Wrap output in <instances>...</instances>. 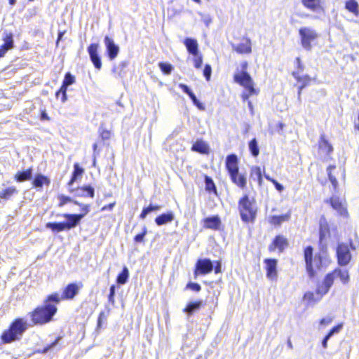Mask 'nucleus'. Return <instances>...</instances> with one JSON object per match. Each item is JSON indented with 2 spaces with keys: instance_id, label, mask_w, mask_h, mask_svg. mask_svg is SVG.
I'll return each instance as SVG.
<instances>
[{
  "instance_id": "5",
  "label": "nucleus",
  "mask_w": 359,
  "mask_h": 359,
  "mask_svg": "<svg viewBox=\"0 0 359 359\" xmlns=\"http://www.w3.org/2000/svg\"><path fill=\"white\" fill-rule=\"evenodd\" d=\"M313 249L311 246H307L304 250V259L306 269L309 276L312 278L316 276L314 266L320 269L323 266V258L320 254L316 255L313 259Z\"/></svg>"
},
{
  "instance_id": "37",
  "label": "nucleus",
  "mask_w": 359,
  "mask_h": 359,
  "mask_svg": "<svg viewBox=\"0 0 359 359\" xmlns=\"http://www.w3.org/2000/svg\"><path fill=\"white\" fill-rule=\"evenodd\" d=\"M293 76L297 79L298 81L302 82V84L299 87L298 90V100L301 101V93L302 90L310 81V78L308 76L302 78L296 74V73H293Z\"/></svg>"
},
{
  "instance_id": "20",
  "label": "nucleus",
  "mask_w": 359,
  "mask_h": 359,
  "mask_svg": "<svg viewBox=\"0 0 359 359\" xmlns=\"http://www.w3.org/2000/svg\"><path fill=\"white\" fill-rule=\"evenodd\" d=\"M330 233L328 224L325 219H320V229H319V244L322 249L325 246L323 244V240Z\"/></svg>"
},
{
  "instance_id": "10",
  "label": "nucleus",
  "mask_w": 359,
  "mask_h": 359,
  "mask_svg": "<svg viewBox=\"0 0 359 359\" xmlns=\"http://www.w3.org/2000/svg\"><path fill=\"white\" fill-rule=\"evenodd\" d=\"M214 268L213 264L210 259H199L196 264L194 276L205 275L212 271Z\"/></svg>"
},
{
  "instance_id": "61",
  "label": "nucleus",
  "mask_w": 359,
  "mask_h": 359,
  "mask_svg": "<svg viewBox=\"0 0 359 359\" xmlns=\"http://www.w3.org/2000/svg\"><path fill=\"white\" fill-rule=\"evenodd\" d=\"M8 50L9 49L8 48H6L4 46L1 45L0 46V57H4Z\"/></svg>"
},
{
  "instance_id": "36",
  "label": "nucleus",
  "mask_w": 359,
  "mask_h": 359,
  "mask_svg": "<svg viewBox=\"0 0 359 359\" xmlns=\"http://www.w3.org/2000/svg\"><path fill=\"white\" fill-rule=\"evenodd\" d=\"M290 215L285 214L279 216L273 215L269 218V222L274 225H280L283 222L287 221L290 219Z\"/></svg>"
},
{
  "instance_id": "54",
  "label": "nucleus",
  "mask_w": 359,
  "mask_h": 359,
  "mask_svg": "<svg viewBox=\"0 0 359 359\" xmlns=\"http://www.w3.org/2000/svg\"><path fill=\"white\" fill-rule=\"evenodd\" d=\"M342 327L343 325L341 324H339L333 327L327 334L330 335V337H332L334 334L339 332L340 330L342 329Z\"/></svg>"
},
{
  "instance_id": "27",
  "label": "nucleus",
  "mask_w": 359,
  "mask_h": 359,
  "mask_svg": "<svg viewBox=\"0 0 359 359\" xmlns=\"http://www.w3.org/2000/svg\"><path fill=\"white\" fill-rule=\"evenodd\" d=\"M32 168H29L25 171H19L15 175V180L18 182H22L30 180L32 178Z\"/></svg>"
},
{
  "instance_id": "13",
  "label": "nucleus",
  "mask_w": 359,
  "mask_h": 359,
  "mask_svg": "<svg viewBox=\"0 0 359 359\" xmlns=\"http://www.w3.org/2000/svg\"><path fill=\"white\" fill-rule=\"evenodd\" d=\"M264 263L266 264V277L274 280L277 279V264L278 261L276 259H265Z\"/></svg>"
},
{
  "instance_id": "44",
  "label": "nucleus",
  "mask_w": 359,
  "mask_h": 359,
  "mask_svg": "<svg viewBox=\"0 0 359 359\" xmlns=\"http://www.w3.org/2000/svg\"><path fill=\"white\" fill-rule=\"evenodd\" d=\"M4 44L5 47L8 48L9 50L13 48L14 41L13 34L11 33L6 34L4 38Z\"/></svg>"
},
{
  "instance_id": "50",
  "label": "nucleus",
  "mask_w": 359,
  "mask_h": 359,
  "mask_svg": "<svg viewBox=\"0 0 359 359\" xmlns=\"http://www.w3.org/2000/svg\"><path fill=\"white\" fill-rule=\"evenodd\" d=\"M115 294H116V286L114 285H112L110 286L109 294L108 295L109 302H110L111 304H114V302H115V299H114Z\"/></svg>"
},
{
  "instance_id": "24",
  "label": "nucleus",
  "mask_w": 359,
  "mask_h": 359,
  "mask_svg": "<svg viewBox=\"0 0 359 359\" xmlns=\"http://www.w3.org/2000/svg\"><path fill=\"white\" fill-rule=\"evenodd\" d=\"M209 146L203 140H197L192 145L191 150L202 154H207L209 153Z\"/></svg>"
},
{
  "instance_id": "38",
  "label": "nucleus",
  "mask_w": 359,
  "mask_h": 359,
  "mask_svg": "<svg viewBox=\"0 0 359 359\" xmlns=\"http://www.w3.org/2000/svg\"><path fill=\"white\" fill-rule=\"evenodd\" d=\"M345 8L355 15L358 14L359 5L355 0H348L346 2Z\"/></svg>"
},
{
  "instance_id": "21",
  "label": "nucleus",
  "mask_w": 359,
  "mask_h": 359,
  "mask_svg": "<svg viewBox=\"0 0 359 359\" xmlns=\"http://www.w3.org/2000/svg\"><path fill=\"white\" fill-rule=\"evenodd\" d=\"M184 45L189 54L194 56H197L198 55V45L196 39L187 38L184 40Z\"/></svg>"
},
{
  "instance_id": "1",
  "label": "nucleus",
  "mask_w": 359,
  "mask_h": 359,
  "mask_svg": "<svg viewBox=\"0 0 359 359\" xmlns=\"http://www.w3.org/2000/svg\"><path fill=\"white\" fill-rule=\"evenodd\" d=\"M60 302V297L57 293L48 296L43 305L37 306L28 313L32 323L34 325H44L50 322L57 311L54 304H58Z\"/></svg>"
},
{
  "instance_id": "11",
  "label": "nucleus",
  "mask_w": 359,
  "mask_h": 359,
  "mask_svg": "<svg viewBox=\"0 0 359 359\" xmlns=\"http://www.w3.org/2000/svg\"><path fill=\"white\" fill-rule=\"evenodd\" d=\"M75 77L70 73H66L62 86L60 90L56 92V97H59L60 95H62L61 100L65 102L67 100V88L75 83Z\"/></svg>"
},
{
  "instance_id": "47",
  "label": "nucleus",
  "mask_w": 359,
  "mask_h": 359,
  "mask_svg": "<svg viewBox=\"0 0 359 359\" xmlns=\"http://www.w3.org/2000/svg\"><path fill=\"white\" fill-rule=\"evenodd\" d=\"M262 176V170H261V168L259 167H255V168L252 169L251 177L254 180H257L258 179H261Z\"/></svg>"
},
{
  "instance_id": "52",
  "label": "nucleus",
  "mask_w": 359,
  "mask_h": 359,
  "mask_svg": "<svg viewBox=\"0 0 359 359\" xmlns=\"http://www.w3.org/2000/svg\"><path fill=\"white\" fill-rule=\"evenodd\" d=\"M187 288L194 290L195 292H199L201 290V285L197 283L190 282L187 285Z\"/></svg>"
},
{
  "instance_id": "58",
  "label": "nucleus",
  "mask_w": 359,
  "mask_h": 359,
  "mask_svg": "<svg viewBox=\"0 0 359 359\" xmlns=\"http://www.w3.org/2000/svg\"><path fill=\"white\" fill-rule=\"evenodd\" d=\"M104 318H106L104 313V312H101L100 313L98 319H97V327H100L102 326V320Z\"/></svg>"
},
{
  "instance_id": "39",
  "label": "nucleus",
  "mask_w": 359,
  "mask_h": 359,
  "mask_svg": "<svg viewBox=\"0 0 359 359\" xmlns=\"http://www.w3.org/2000/svg\"><path fill=\"white\" fill-rule=\"evenodd\" d=\"M330 203L333 209L337 210L341 215L346 213V210L344 208L338 198H331Z\"/></svg>"
},
{
  "instance_id": "23",
  "label": "nucleus",
  "mask_w": 359,
  "mask_h": 359,
  "mask_svg": "<svg viewBox=\"0 0 359 359\" xmlns=\"http://www.w3.org/2000/svg\"><path fill=\"white\" fill-rule=\"evenodd\" d=\"M174 218V213L172 211H170L157 216L155 219V222L158 226H162L163 224L170 223L173 221Z\"/></svg>"
},
{
  "instance_id": "15",
  "label": "nucleus",
  "mask_w": 359,
  "mask_h": 359,
  "mask_svg": "<svg viewBox=\"0 0 359 359\" xmlns=\"http://www.w3.org/2000/svg\"><path fill=\"white\" fill-rule=\"evenodd\" d=\"M238 163V161L236 154H231L226 156L225 164L230 176L239 171Z\"/></svg>"
},
{
  "instance_id": "42",
  "label": "nucleus",
  "mask_w": 359,
  "mask_h": 359,
  "mask_svg": "<svg viewBox=\"0 0 359 359\" xmlns=\"http://www.w3.org/2000/svg\"><path fill=\"white\" fill-rule=\"evenodd\" d=\"M128 65V61H122L121 62L118 66H114L112 72L118 74V76L122 77V73L124 69Z\"/></svg>"
},
{
  "instance_id": "34",
  "label": "nucleus",
  "mask_w": 359,
  "mask_h": 359,
  "mask_svg": "<svg viewBox=\"0 0 359 359\" xmlns=\"http://www.w3.org/2000/svg\"><path fill=\"white\" fill-rule=\"evenodd\" d=\"M46 227L48 229L52 230L53 232H60L67 230L65 222H48L46 224Z\"/></svg>"
},
{
  "instance_id": "53",
  "label": "nucleus",
  "mask_w": 359,
  "mask_h": 359,
  "mask_svg": "<svg viewBox=\"0 0 359 359\" xmlns=\"http://www.w3.org/2000/svg\"><path fill=\"white\" fill-rule=\"evenodd\" d=\"M194 67L196 69H200L203 64L202 56L199 54L197 56H194Z\"/></svg>"
},
{
  "instance_id": "25",
  "label": "nucleus",
  "mask_w": 359,
  "mask_h": 359,
  "mask_svg": "<svg viewBox=\"0 0 359 359\" xmlns=\"http://www.w3.org/2000/svg\"><path fill=\"white\" fill-rule=\"evenodd\" d=\"M75 196L79 197L89 196L93 198L95 196V190L90 185L84 186L75 190Z\"/></svg>"
},
{
  "instance_id": "46",
  "label": "nucleus",
  "mask_w": 359,
  "mask_h": 359,
  "mask_svg": "<svg viewBox=\"0 0 359 359\" xmlns=\"http://www.w3.org/2000/svg\"><path fill=\"white\" fill-rule=\"evenodd\" d=\"M147 233V228L144 226L142 228V231L140 233L137 234L135 238L134 241L137 243H140L144 241V237Z\"/></svg>"
},
{
  "instance_id": "17",
  "label": "nucleus",
  "mask_w": 359,
  "mask_h": 359,
  "mask_svg": "<svg viewBox=\"0 0 359 359\" xmlns=\"http://www.w3.org/2000/svg\"><path fill=\"white\" fill-rule=\"evenodd\" d=\"M62 216L67 219V221L64 222L67 230L75 228L83 219V215L78 214L65 213Z\"/></svg>"
},
{
  "instance_id": "49",
  "label": "nucleus",
  "mask_w": 359,
  "mask_h": 359,
  "mask_svg": "<svg viewBox=\"0 0 359 359\" xmlns=\"http://www.w3.org/2000/svg\"><path fill=\"white\" fill-rule=\"evenodd\" d=\"M61 339V337H58L53 342H52L49 345H47L46 346H45L43 348V349L42 350V353H48L50 350L54 348L57 345V344L59 343V341Z\"/></svg>"
},
{
  "instance_id": "18",
  "label": "nucleus",
  "mask_w": 359,
  "mask_h": 359,
  "mask_svg": "<svg viewBox=\"0 0 359 359\" xmlns=\"http://www.w3.org/2000/svg\"><path fill=\"white\" fill-rule=\"evenodd\" d=\"M288 245L287 240L283 236H276L271 244L269 246V251H274L276 248L280 252H283L284 249Z\"/></svg>"
},
{
  "instance_id": "14",
  "label": "nucleus",
  "mask_w": 359,
  "mask_h": 359,
  "mask_svg": "<svg viewBox=\"0 0 359 359\" xmlns=\"http://www.w3.org/2000/svg\"><path fill=\"white\" fill-rule=\"evenodd\" d=\"M83 287V284L79 283V285L72 283L68 284L65 288L61 299H72L79 293V289Z\"/></svg>"
},
{
  "instance_id": "33",
  "label": "nucleus",
  "mask_w": 359,
  "mask_h": 359,
  "mask_svg": "<svg viewBox=\"0 0 359 359\" xmlns=\"http://www.w3.org/2000/svg\"><path fill=\"white\" fill-rule=\"evenodd\" d=\"M162 206L159 205H153L150 203L149 206L144 208L142 210V212L140 215V218L141 219H144L146 217L152 212H156L161 209Z\"/></svg>"
},
{
  "instance_id": "45",
  "label": "nucleus",
  "mask_w": 359,
  "mask_h": 359,
  "mask_svg": "<svg viewBox=\"0 0 359 359\" xmlns=\"http://www.w3.org/2000/svg\"><path fill=\"white\" fill-rule=\"evenodd\" d=\"M334 168H335L334 165H330L327 168V175H328L329 180L332 183V186L334 187H336L337 184H338V182H337V180L336 179V177L334 175H332V170H333Z\"/></svg>"
},
{
  "instance_id": "40",
  "label": "nucleus",
  "mask_w": 359,
  "mask_h": 359,
  "mask_svg": "<svg viewBox=\"0 0 359 359\" xmlns=\"http://www.w3.org/2000/svg\"><path fill=\"white\" fill-rule=\"evenodd\" d=\"M249 150L252 156L257 157L259 154V148L256 138H253L249 142Z\"/></svg>"
},
{
  "instance_id": "59",
  "label": "nucleus",
  "mask_w": 359,
  "mask_h": 359,
  "mask_svg": "<svg viewBox=\"0 0 359 359\" xmlns=\"http://www.w3.org/2000/svg\"><path fill=\"white\" fill-rule=\"evenodd\" d=\"M330 335H327L326 334L325 336V337L323 338V341H322V346L324 348H327V342H328V340L330 339Z\"/></svg>"
},
{
  "instance_id": "63",
  "label": "nucleus",
  "mask_w": 359,
  "mask_h": 359,
  "mask_svg": "<svg viewBox=\"0 0 359 359\" xmlns=\"http://www.w3.org/2000/svg\"><path fill=\"white\" fill-rule=\"evenodd\" d=\"M221 264L219 262L217 263V264L215 266V267L213 268L215 273H219L221 272Z\"/></svg>"
},
{
  "instance_id": "55",
  "label": "nucleus",
  "mask_w": 359,
  "mask_h": 359,
  "mask_svg": "<svg viewBox=\"0 0 359 359\" xmlns=\"http://www.w3.org/2000/svg\"><path fill=\"white\" fill-rule=\"evenodd\" d=\"M179 87L182 90V91L188 95L189 96L193 93L191 90L189 88L188 86L184 83H180Z\"/></svg>"
},
{
  "instance_id": "3",
  "label": "nucleus",
  "mask_w": 359,
  "mask_h": 359,
  "mask_svg": "<svg viewBox=\"0 0 359 359\" xmlns=\"http://www.w3.org/2000/svg\"><path fill=\"white\" fill-rule=\"evenodd\" d=\"M335 278H339L344 285L348 284L350 280V276L348 270L336 269L331 273H327L323 279L321 284H319L316 289V292L321 297L326 294L333 285Z\"/></svg>"
},
{
  "instance_id": "12",
  "label": "nucleus",
  "mask_w": 359,
  "mask_h": 359,
  "mask_svg": "<svg viewBox=\"0 0 359 359\" xmlns=\"http://www.w3.org/2000/svg\"><path fill=\"white\" fill-rule=\"evenodd\" d=\"M98 48L99 44L94 43H91L88 47V53L89 54V57L90 59V61L93 64L94 67L100 70L102 68V61H101V57L100 56L98 53Z\"/></svg>"
},
{
  "instance_id": "30",
  "label": "nucleus",
  "mask_w": 359,
  "mask_h": 359,
  "mask_svg": "<svg viewBox=\"0 0 359 359\" xmlns=\"http://www.w3.org/2000/svg\"><path fill=\"white\" fill-rule=\"evenodd\" d=\"M302 4L312 11H316L321 8V0H302Z\"/></svg>"
},
{
  "instance_id": "29",
  "label": "nucleus",
  "mask_w": 359,
  "mask_h": 359,
  "mask_svg": "<svg viewBox=\"0 0 359 359\" xmlns=\"http://www.w3.org/2000/svg\"><path fill=\"white\" fill-rule=\"evenodd\" d=\"M84 172V169L79 166V163H76L74 165V171L72 177L68 182V186L71 187L79 177H81Z\"/></svg>"
},
{
  "instance_id": "64",
  "label": "nucleus",
  "mask_w": 359,
  "mask_h": 359,
  "mask_svg": "<svg viewBox=\"0 0 359 359\" xmlns=\"http://www.w3.org/2000/svg\"><path fill=\"white\" fill-rule=\"evenodd\" d=\"M65 34V32H59L57 39L56 41V46H58L59 41L62 39L63 36Z\"/></svg>"
},
{
  "instance_id": "62",
  "label": "nucleus",
  "mask_w": 359,
  "mask_h": 359,
  "mask_svg": "<svg viewBox=\"0 0 359 359\" xmlns=\"http://www.w3.org/2000/svg\"><path fill=\"white\" fill-rule=\"evenodd\" d=\"M273 184L275 185V187L276 189L279 191H283V186L280 184L279 182H278L276 180H273Z\"/></svg>"
},
{
  "instance_id": "22",
  "label": "nucleus",
  "mask_w": 359,
  "mask_h": 359,
  "mask_svg": "<svg viewBox=\"0 0 359 359\" xmlns=\"http://www.w3.org/2000/svg\"><path fill=\"white\" fill-rule=\"evenodd\" d=\"M233 49L238 53H250L252 51L251 48V41L250 39H246L245 42L241 43L238 45H232Z\"/></svg>"
},
{
  "instance_id": "19",
  "label": "nucleus",
  "mask_w": 359,
  "mask_h": 359,
  "mask_svg": "<svg viewBox=\"0 0 359 359\" xmlns=\"http://www.w3.org/2000/svg\"><path fill=\"white\" fill-rule=\"evenodd\" d=\"M221 223V219L217 215L208 217L204 219V227L217 231L219 229Z\"/></svg>"
},
{
  "instance_id": "48",
  "label": "nucleus",
  "mask_w": 359,
  "mask_h": 359,
  "mask_svg": "<svg viewBox=\"0 0 359 359\" xmlns=\"http://www.w3.org/2000/svg\"><path fill=\"white\" fill-rule=\"evenodd\" d=\"M189 97L193 102L195 106H196L199 109H201V110L205 109L203 104L197 99L196 96L195 95V94L194 93L191 95H190Z\"/></svg>"
},
{
  "instance_id": "31",
  "label": "nucleus",
  "mask_w": 359,
  "mask_h": 359,
  "mask_svg": "<svg viewBox=\"0 0 359 359\" xmlns=\"http://www.w3.org/2000/svg\"><path fill=\"white\" fill-rule=\"evenodd\" d=\"M319 149L322 151L325 152L327 155L330 154L333 151L332 146L325 139L324 135H321L320 136V140L319 142Z\"/></svg>"
},
{
  "instance_id": "32",
  "label": "nucleus",
  "mask_w": 359,
  "mask_h": 359,
  "mask_svg": "<svg viewBox=\"0 0 359 359\" xmlns=\"http://www.w3.org/2000/svg\"><path fill=\"white\" fill-rule=\"evenodd\" d=\"M204 182L205 191L209 193H213L215 195H217L216 185L211 177L205 175L204 177Z\"/></svg>"
},
{
  "instance_id": "41",
  "label": "nucleus",
  "mask_w": 359,
  "mask_h": 359,
  "mask_svg": "<svg viewBox=\"0 0 359 359\" xmlns=\"http://www.w3.org/2000/svg\"><path fill=\"white\" fill-rule=\"evenodd\" d=\"M57 198H58V199L60 201V203H59V205H58L60 207H62V206L65 205V204H67V203H70V202H72L75 205H81V203H79L77 201L73 200L69 196H65V195H59Z\"/></svg>"
},
{
  "instance_id": "7",
  "label": "nucleus",
  "mask_w": 359,
  "mask_h": 359,
  "mask_svg": "<svg viewBox=\"0 0 359 359\" xmlns=\"http://www.w3.org/2000/svg\"><path fill=\"white\" fill-rule=\"evenodd\" d=\"M233 79L236 83L243 86L250 94L257 93L253 86V81L250 75L246 71H243L241 73L234 74Z\"/></svg>"
},
{
  "instance_id": "8",
  "label": "nucleus",
  "mask_w": 359,
  "mask_h": 359,
  "mask_svg": "<svg viewBox=\"0 0 359 359\" xmlns=\"http://www.w3.org/2000/svg\"><path fill=\"white\" fill-rule=\"evenodd\" d=\"M337 257L338 264L340 266H346L351 259L348 245L345 243H339L337 248Z\"/></svg>"
},
{
  "instance_id": "56",
  "label": "nucleus",
  "mask_w": 359,
  "mask_h": 359,
  "mask_svg": "<svg viewBox=\"0 0 359 359\" xmlns=\"http://www.w3.org/2000/svg\"><path fill=\"white\" fill-rule=\"evenodd\" d=\"M81 211L82 212L80 214H78L79 215H83V218L90 211V206L88 205H83L81 203Z\"/></svg>"
},
{
  "instance_id": "35",
  "label": "nucleus",
  "mask_w": 359,
  "mask_h": 359,
  "mask_svg": "<svg viewBox=\"0 0 359 359\" xmlns=\"http://www.w3.org/2000/svg\"><path fill=\"white\" fill-rule=\"evenodd\" d=\"M129 278V270L126 266H124L121 273H118L116 278V283L118 285H124L128 282Z\"/></svg>"
},
{
  "instance_id": "57",
  "label": "nucleus",
  "mask_w": 359,
  "mask_h": 359,
  "mask_svg": "<svg viewBox=\"0 0 359 359\" xmlns=\"http://www.w3.org/2000/svg\"><path fill=\"white\" fill-rule=\"evenodd\" d=\"M115 205H116V202L111 203L109 205L103 206L101 210L102 211L112 210L113 208H114Z\"/></svg>"
},
{
  "instance_id": "2",
  "label": "nucleus",
  "mask_w": 359,
  "mask_h": 359,
  "mask_svg": "<svg viewBox=\"0 0 359 359\" xmlns=\"http://www.w3.org/2000/svg\"><path fill=\"white\" fill-rule=\"evenodd\" d=\"M28 327L27 320L18 318L12 322L8 329L1 334V340L4 344H10L20 340Z\"/></svg>"
},
{
  "instance_id": "9",
  "label": "nucleus",
  "mask_w": 359,
  "mask_h": 359,
  "mask_svg": "<svg viewBox=\"0 0 359 359\" xmlns=\"http://www.w3.org/2000/svg\"><path fill=\"white\" fill-rule=\"evenodd\" d=\"M104 43L106 48V55L107 57L110 61L114 60L120 52L118 45L114 42L112 38L107 35L104 38Z\"/></svg>"
},
{
  "instance_id": "43",
  "label": "nucleus",
  "mask_w": 359,
  "mask_h": 359,
  "mask_svg": "<svg viewBox=\"0 0 359 359\" xmlns=\"http://www.w3.org/2000/svg\"><path fill=\"white\" fill-rule=\"evenodd\" d=\"M158 67L162 72L167 75L170 74L173 69L172 65L168 62H159Z\"/></svg>"
},
{
  "instance_id": "6",
  "label": "nucleus",
  "mask_w": 359,
  "mask_h": 359,
  "mask_svg": "<svg viewBox=\"0 0 359 359\" xmlns=\"http://www.w3.org/2000/svg\"><path fill=\"white\" fill-rule=\"evenodd\" d=\"M302 47L306 50L312 48L311 42L318 37L316 31L311 27H301L299 29Z\"/></svg>"
},
{
  "instance_id": "60",
  "label": "nucleus",
  "mask_w": 359,
  "mask_h": 359,
  "mask_svg": "<svg viewBox=\"0 0 359 359\" xmlns=\"http://www.w3.org/2000/svg\"><path fill=\"white\" fill-rule=\"evenodd\" d=\"M40 119L41 121H48L50 119L48 114L46 112L45 110L42 111L41 113Z\"/></svg>"
},
{
  "instance_id": "4",
  "label": "nucleus",
  "mask_w": 359,
  "mask_h": 359,
  "mask_svg": "<svg viewBox=\"0 0 359 359\" xmlns=\"http://www.w3.org/2000/svg\"><path fill=\"white\" fill-rule=\"evenodd\" d=\"M238 208L241 218L244 222H254L257 208L256 203L251 201L247 195L239 200Z\"/></svg>"
},
{
  "instance_id": "26",
  "label": "nucleus",
  "mask_w": 359,
  "mask_h": 359,
  "mask_svg": "<svg viewBox=\"0 0 359 359\" xmlns=\"http://www.w3.org/2000/svg\"><path fill=\"white\" fill-rule=\"evenodd\" d=\"M231 180L233 183L236 184L241 189H244L247 184V179L245 175L239 173V171L237 173L231 175L230 176Z\"/></svg>"
},
{
  "instance_id": "28",
  "label": "nucleus",
  "mask_w": 359,
  "mask_h": 359,
  "mask_svg": "<svg viewBox=\"0 0 359 359\" xmlns=\"http://www.w3.org/2000/svg\"><path fill=\"white\" fill-rule=\"evenodd\" d=\"M50 180L42 174H37L35 175L32 184L36 189H41L44 184H49Z\"/></svg>"
},
{
  "instance_id": "51",
  "label": "nucleus",
  "mask_w": 359,
  "mask_h": 359,
  "mask_svg": "<svg viewBox=\"0 0 359 359\" xmlns=\"http://www.w3.org/2000/svg\"><path fill=\"white\" fill-rule=\"evenodd\" d=\"M211 74H212V67L210 65L206 64L203 69V76H205V79L208 81H209L210 80Z\"/></svg>"
},
{
  "instance_id": "16",
  "label": "nucleus",
  "mask_w": 359,
  "mask_h": 359,
  "mask_svg": "<svg viewBox=\"0 0 359 359\" xmlns=\"http://www.w3.org/2000/svg\"><path fill=\"white\" fill-rule=\"evenodd\" d=\"M205 305L203 300H197L189 302L185 308L183 309V312L187 315V318H189L194 315V313L197 312Z\"/></svg>"
}]
</instances>
